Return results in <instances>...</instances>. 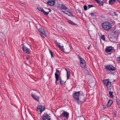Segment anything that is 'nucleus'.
Segmentation results:
<instances>
[{"label":"nucleus","instance_id":"1","mask_svg":"<svg viewBox=\"0 0 120 120\" xmlns=\"http://www.w3.org/2000/svg\"><path fill=\"white\" fill-rule=\"evenodd\" d=\"M101 26L103 29L106 31L110 30L112 28L111 23L106 21L103 22Z\"/></svg>","mask_w":120,"mask_h":120},{"label":"nucleus","instance_id":"2","mask_svg":"<svg viewBox=\"0 0 120 120\" xmlns=\"http://www.w3.org/2000/svg\"><path fill=\"white\" fill-rule=\"evenodd\" d=\"M104 84L106 86L109 90H110L111 89V82L109 81V79H107L103 81Z\"/></svg>","mask_w":120,"mask_h":120},{"label":"nucleus","instance_id":"3","mask_svg":"<svg viewBox=\"0 0 120 120\" xmlns=\"http://www.w3.org/2000/svg\"><path fill=\"white\" fill-rule=\"evenodd\" d=\"M83 94L82 92H80V91L76 92L75 91L74 93V95H73V97L74 99L77 102H78L79 100V96L81 95V94Z\"/></svg>","mask_w":120,"mask_h":120},{"label":"nucleus","instance_id":"4","mask_svg":"<svg viewBox=\"0 0 120 120\" xmlns=\"http://www.w3.org/2000/svg\"><path fill=\"white\" fill-rule=\"evenodd\" d=\"M45 107L43 106L40 105L37 107V111L38 114L41 115V113L45 109Z\"/></svg>","mask_w":120,"mask_h":120},{"label":"nucleus","instance_id":"5","mask_svg":"<svg viewBox=\"0 0 120 120\" xmlns=\"http://www.w3.org/2000/svg\"><path fill=\"white\" fill-rule=\"evenodd\" d=\"M86 96L82 94H81L79 96V98L78 102H77L78 104L82 103H83L85 102L86 99Z\"/></svg>","mask_w":120,"mask_h":120},{"label":"nucleus","instance_id":"6","mask_svg":"<svg viewBox=\"0 0 120 120\" xmlns=\"http://www.w3.org/2000/svg\"><path fill=\"white\" fill-rule=\"evenodd\" d=\"M78 56L80 59V64L81 65V66L82 68H84L86 65V63L85 60L81 57L79 55H78Z\"/></svg>","mask_w":120,"mask_h":120},{"label":"nucleus","instance_id":"7","mask_svg":"<svg viewBox=\"0 0 120 120\" xmlns=\"http://www.w3.org/2000/svg\"><path fill=\"white\" fill-rule=\"evenodd\" d=\"M105 68L107 71H114L116 70L115 68L113 66L110 64H108L105 66Z\"/></svg>","mask_w":120,"mask_h":120},{"label":"nucleus","instance_id":"8","mask_svg":"<svg viewBox=\"0 0 120 120\" xmlns=\"http://www.w3.org/2000/svg\"><path fill=\"white\" fill-rule=\"evenodd\" d=\"M60 72L59 70H57V69H56V71L55 74V77L56 78L55 83L56 85L58 84L57 82L59 80V78L61 77L59 75Z\"/></svg>","mask_w":120,"mask_h":120},{"label":"nucleus","instance_id":"9","mask_svg":"<svg viewBox=\"0 0 120 120\" xmlns=\"http://www.w3.org/2000/svg\"><path fill=\"white\" fill-rule=\"evenodd\" d=\"M42 120H52L50 116L47 113H45L43 115Z\"/></svg>","mask_w":120,"mask_h":120},{"label":"nucleus","instance_id":"10","mask_svg":"<svg viewBox=\"0 0 120 120\" xmlns=\"http://www.w3.org/2000/svg\"><path fill=\"white\" fill-rule=\"evenodd\" d=\"M31 96L34 100L39 102L40 98L39 96H38L37 95L33 94H31Z\"/></svg>","mask_w":120,"mask_h":120},{"label":"nucleus","instance_id":"11","mask_svg":"<svg viewBox=\"0 0 120 120\" xmlns=\"http://www.w3.org/2000/svg\"><path fill=\"white\" fill-rule=\"evenodd\" d=\"M113 48L112 46H109L107 47L105 49V51L107 53L109 52V54H111V52L113 50Z\"/></svg>","mask_w":120,"mask_h":120},{"label":"nucleus","instance_id":"12","mask_svg":"<svg viewBox=\"0 0 120 120\" xmlns=\"http://www.w3.org/2000/svg\"><path fill=\"white\" fill-rule=\"evenodd\" d=\"M61 116L63 117H65L66 119H68L69 116V114L68 112L64 111L62 113Z\"/></svg>","mask_w":120,"mask_h":120},{"label":"nucleus","instance_id":"13","mask_svg":"<svg viewBox=\"0 0 120 120\" xmlns=\"http://www.w3.org/2000/svg\"><path fill=\"white\" fill-rule=\"evenodd\" d=\"M22 49L24 52L28 54H30V52L28 48L25 46L22 47Z\"/></svg>","mask_w":120,"mask_h":120},{"label":"nucleus","instance_id":"14","mask_svg":"<svg viewBox=\"0 0 120 120\" xmlns=\"http://www.w3.org/2000/svg\"><path fill=\"white\" fill-rule=\"evenodd\" d=\"M55 3V1L54 0H49L47 2V3L50 6L53 5Z\"/></svg>","mask_w":120,"mask_h":120},{"label":"nucleus","instance_id":"15","mask_svg":"<svg viewBox=\"0 0 120 120\" xmlns=\"http://www.w3.org/2000/svg\"><path fill=\"white\" fill-rule=\"evenodd\" d=\"M38 31L39 32L41 33V34H43L45 36H46L45 34V31L43 29L41 28H40L39 29Z\"/></svg>","mask_w":120,"mask_h":120},{"label":"nucleus","instance_id":"16","mask_svg":"<svg viewBox=\"0 0 120 120\" xmlns=\"http://www.w3.org/2000/svg\"><path fill=\"white\" fill-rule=\"evenodd\" d=\"M68 22L69 24H71L73 25H77L78 26V25L75 23L74 22H73L72 21L70 20H68Z\"/></svg>","mask_w":120,"mask_h":120},{"label":"nucleus","instance_id":"17","mask_svg":"<svg viewBox=\"0 0 120 120\" xmlns=\"http://www.w3.org/2000/svg\"><path fill=\"white\" fill-rule=\"evenodd\" d=\"M60 8L62 10H66L67 9V7L63 4H62L60 6Z\"/></svg>","mask_w":120,"mask_h":120},{"label":"nucleus","instance_id":"18","mask_svg":"<svg viewBox=\"0 0 120 120\" xmlns=\"http://www.w3.org/2000/svg\"><path fill=\"white\" fill-rule=\"evenodd\" d=\"M59 80L60 81V83L61 85H62L64 83H65L66 82V81H63L61 77H60L59 78Z\"/></svg>","mask_w":120,"mask_h":120},{"label":"nucleus","instance_id":"19","mask_svg":"<svg viewBox=\"0 0 120 120\" xmlns=\"http://www.w3.org/2000/svg\"><path fill=\"white\" fill-rule=\"evenodd\" d=\"M113 103L112 101L111 100H109L108 102L107 105V106L110 107L111 106Z\"/></svg>","mask_w":120,"mask_h":120},{"label":"nucleus","instance_id":"20","mask_svg":"<svg viewBox=\"0 0 120 120\" xmlns=\"http://www.w3.org/2000/svg\"><path fill=\"white\" fill-rule=\"evenodd\" d=\"M116 1V0H110L109 1V4L112 5L114 4Z\"/></svg>","mask_w":120,"mask_h":120},{"label":"nucleus","instance_id":"21","mask_svg":"<svg viewBox=\"0 0 120 120\" xmlns=\"http://www.w3.org/2000/svg\"><path fill=\"white\" fill-rule=\"evenodd\" d=\"M109 97L111 98H113V92L110 91H109Z\"/></svg>","mask_w":120,"mask_h":120},{"label":"nucleus","instance_id":"22","mask_svg":"<svg viewBox=\"0 0 120 120\" xmlns=\"http://www.w3.org/2000/svg\"><path fill=\"white\" fill-rule=\"evenodd\" d=\"M99 5L103 6V2L101 1H99L98 0L97 2Z\"/></svg>","mask_w":120,"mask_h":120},{"label":"nucleus","instance_id":"23","mask_svg":"<svg viewBox=\"0 0 120 120\" xmlns=\"http://www.w3.org/2000/svg\"><path fill=\"white\" fill-rule=\"evenodd\" d=\"M49 51L50 53L51 56V57L52 58L54 57L53 56V53L52 51H51V50L49 49Z\"/></svg>","mask_w":120,"mask_h":120},{"label":"nucleus","instance_id":"24","mask_svg":"<svg viewBox=\"0 0 120 120\" xmlns=\"http://www.w3.org/2000/svg\"><path fill=\"white\" fill-rule=\"evenodd\" d=\"M70 72H68L67 73V79H68L70 77Z\"/></svg>","mask_w":120,"mask_h":120},{"label":"nucleus","instance_id":"25","mask_svg":"<svg viewBox=\"0 0 120 120\" xmlns=\"http://www.w3.org/2000/svg\"><path fill=\"white\" fill-rule=\"evenodd\" d=\"M37 9L38 10V11H41L42 12H43L44 10V9L42 8H40L38 7Z\"/></svg>","mask_w":120,"mask_h":120},{"label":"nucleus","instance_id":"26","mask_svg":"<svg viewBox=\"0 0 120 120\" xmlns=\"http://www.w3.org/2000/svg\"><path fill=\"white\" fill-rule=\"evenodd\" d=\"M57 45L60 49H61L62 50H64V49L63 48V46H61L60 45V44H59Z\"/></svg>","mask_w":120,"mask_h":120},{"label":"nucleus","instance_id":"27","mask_svg":"<svg viewBox=\"0 0 120 120\" xmlns=\"http://www.w3.org/2000/svg\"><path fill=\"white\" fill-rule=\"evenodd\" d=\"M66 14L72 17L73 16V15H72L71 13L70 12H68L67 13H66Z\"/></svg>","mask_w":120,"mask_h":120},{"label":"nucleus","instance_id":"28","mask_svg":"<svg viewBox=\"0 0 120 120\" xmlns=\"http://www.w3.org/2000/svg\"><path fill=\"white\" fill-rule=\"evenodd\" d=\"M101 38L104 41H105V35H101Z\"/></svg>","mask_w":120,"mask_h":120},{"label":"nucleus","instance_id":"29","mask_svg":"<svg viewBox=\"0 0 120 120\" xmlns=\"http://www.w3.org/2000/svg\"><path fill=\"white\" fill-rule=\"evenodd\" d=\"M116 60L118 63H120V56L117 57Z\"/></svg>","mask_w":120,"mask_h":120},{"label":"nucleus","instance_id":"30","mask_svg":"<svg viewBox=\"0 0 120 120\" xmlns=\"http://www.w3.org/2000/svg\"><path fill=\"white\" fill-rule=\"evenodd\" d=\"M96 13H90V14L92 16L94 17L96 16Z\"/></svg>","mask_w":120,"mask_h":120},{"label":"nucleus","instance_id":"31","mask_svg":"<svg viewBox=\"0 0 120 120\" xmlns=\"http://www.w3.org/2000/svg\"><path fill=\"white\" fill-rule=\"evenodd\" d=\"M116 101L118 105H120V100H119L117 98L116 99Z\"/></svg>","mask_w":120,"mask_h":120},{"label":"nucleus","instance_id":"32","mask_svg":"<svg viewBox=\"0 0 120 120\" xmlns=\"http://www.w3.org/2000/svg\"><path fill=\"white\" fill-rule=\"evenodd\" d=\"M43 12L45 15H47L49 13V11L46 12L44 10Z\"/></svg>","mask_w":120,"mask_h":120},{"label":"nucleus","instance_id":"33","mask_svg":"<svg viewBox=\"0 0 120 120\" xmlns=\"http://www.w3.org/2000/svg\"><path fill=\"white\" fill-rule=\"evenodd\" d=\"M83 7H84V9L86 11L87 10V7L86 5H84Z\"/></svg>","mask_w":120,"mask_h":120},{"label":"nucleus","instance_id":"34","mask_svg":"<svg viewBox=\"0 0 120 120\" xmlns=\"http://www.w3.org/2000/svg\"><path fill=\"white\" fill-rule=\"evenodd\" d=\"M93 7V6L92 5L89 4L88 5V8H89L91 7Z\"/></svg>","mask_w":120,"mask_h":120},{"label":"nucleus","instance_id":"35","mask_svg":"<svg viewBox=\"0 0 120 120\" xmlns=\"http://www.w3.org/2000/svg\"><path fill=\"white\" fill-rule=\"evenodd\" d=\"M54 42L57 45L59 44H60V43H58V42H57V41L56 40H55L54 41Z\"/></svg>","mask_w":120,"mask_h":120},{"label":"nucleus","instance_id":"36","mask_svg":"<svg viewBox=\"0 0 120 120\" xmlns=\"http://www.w3.org/2000/svg\"><path fill=\"white\" fill-rule=\"evenodd\" d=\"M103 108L104 109L107 108V107H108V106H107H107L103 105Z\"/></svg>","mask_w":120,"mask_h":120},{"label":"nucleus","instance_id":"37","mask_svg":"<svg viewBox=\"0 0 120 120\" xmlns=\"http://www.w3.org/2000/svg\"><path fill=\"white\" fill-rule=\"evenodd\" d=\"M113 33H114L116 34L117 33V31L116 30L114 29L113 31Z\"/></svg>","mask_w":120,"mask_h":120},{"label":"nucleus","instance_id":"38","mask_svg":"<svg viewBox=\"0 0 120 120\" xmlns=\"http://www.w3.org/2000/svg\"><path fill=\"white\" fill-rule=\"evenodd\" d=\"M65 70L66 71L67 73V72L70 71L68 68H65Z\"/></svg>","mask_w":120,"mask_h":120},{"label":"nucleus","instance_id":"39","mask_svg":"<svg viewBox=\"0 0 120 120\" xmlns=\"http://www.w3.org/2000/svg\"><path fill=\"white\" fill-rule=\"evenodd\" d=\"M26 59L27 60H29L30 58V56L29 55H28L26 57Z\"/></svg>","mask_w":120,"mask_h":120},{"label":"nucleus","instance_id":"40","mask_svg":"<svg viewBox=\"0 0 120 120\" xmlns=\"http://www.w3.org/2000/svg\"><path fill=\"white\" fill-rule=\"evenodd\" d=\"M44 35H43V34H41V36L43 38H45V37H44Z\"/></svg>","mask_w":120,"mask_h":120},{"label":"nucleus","instance_id":"41","mask_svg":"<svg viewBox=\"0 0 120 120\" xmlns=\"http://www.w3.org/2000/svg\"><path fill=\"white\" fill-rule=\"evenodd\" d=\"M116 112H114V117H116Z\"/></svg>","mask_w":120,"mask_h":120},{"label":"nucleus","instance_id":"42","mask_svg":"<svg viewBox=\"0 0 120 120\" xmlns=\"http://www.w3.org/2000/svg\"><path fill=\"white\" fill-rule=\"evenodd\" d=\"M114 14V15H115V16H117V14L116 12H114L113 13Z\"/></svg>","mask_w":120,"mask_h":120},{"label":"nucleus","instance_id":"43","mask_svg":"<svg viewBox=\"0 0 120 120\" xmlns=\"http://www.w3.org/2000/svg\"><path fill=\"white\" fill-rule=\"evenodd\" d=\"M91 45L90 44V45L89 46V47H88V48H87V49H88V50H89L90 49V47L91 46Z\"/></svg>","mask_w":120,"mask_h":120},{"label":"nucleus","instance_id":"44","mask_svg":"<svg viewBox=\"0 0 120 120\" xmlns=\"http://www.w3.org/2000/svg\"><path fill=\"white\" fill-rule=\"evenodd\" d=\"M103 0L104 1L105 3H106L107 0Z\"/></svg>","mask_w":120,"mask_h":120},{"label":"nucleus","instance_id":"45","mask_svg":"<svg viewBox=\"0 0 120 120\" xmlns=\"http://www.w3.org/2000/svg\"><path fill=\"white\" fill-rule=\"evenodd\" d=\"M78 12L80 14H81V11H78Z\"/></svg>","mask_w":120,"mask_h":120},{"label":"nucleus","instance_id":"46","mask_svg":"<svg viewBox=\"0 0 120 120\" xmlns=\"http://www.w3.org/2000/svg\"><path fill=\"white\" fill-rule=\"evenodd\" d=\"M48 9H49V12H51V10L49 8Z\"/></svg>","mask_w":120,"mask_h":120},{"label":"nucleus","instance_id":"47","mask_svg":"<svg viewBox=\"0 0 120 120\" xmlns=\"http://www.w3.org/2000/svg\"><path fill=\"white\" fill-rule=\"evenodd\" d=\"M117 1L120 3V0H117Z\"/></svg>","mask_w":120,"mask_h":120},{"label":"nucleus","instance_id":"48","mask_svg":"<svg viewBox=\"0 0 120 120\" xmlns=\"http://www.w3.org/2000/svg\"><path fill=\"white\" fill-rule=\"evenodd\" d=\"M118 105V107H119V108L120 109V105Z\"/></svg>","mask_w":120,"mask_h":120},{"label":"nucleus","instance_id":"49","mask_svg":"<svg viewBox=\"0 0 120 120\" xmlns=\"http://www.w3.org/2000/svg\"><path fill=\"white\" fill-rule=\"evenodd\" d=\"M64 13L65 14H66V13H65V12H64Z\"/></svg>","mask_w":120,"mask_h":120},{"label":"nucleus","instance_id":"50","mask_svg":"<svg viewBox=\"0 0 120 120\" xmlns=\"http://www.w3.org/2000/svg\"><path fill=\"white\" fill-rule=\"evenodd\" d=\"M115 81V80H114V81H113V82H114V81Z\"/></svg>","mask_w":120,"mask_h":120}]
</instances>
